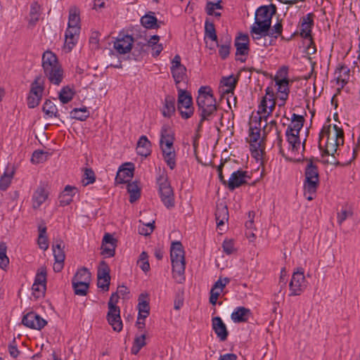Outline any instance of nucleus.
I'll return each instance as SVG.
<instances>
[{"label":"nucleus","mask_w":360,"mask_h":360,"mask_svg":"<svg viewBox=\"0 0 360 360\" xmlns=\"http://www.w3.org/2000/svg\"><path fill=\"white\" fill-rule=\"evenodd\" d=\"M132 176V170L124 168L118 171L115 180L117 183L122 184L129 181Z\"/></svg>","instance_id":"obj_48"},{"label":"nucleus","mask_w":360,"mask_h":360,"mask_svg":"<svg viewBox=\"0 0 360 360\" xmlns=\"http://www.w3.org/2000/svg\"><path fill=\"white\" fill-rule=\"evenodd\" d=\"M314 27V14L307 13L302 17L297 25V32L295 34H299L305 40H309L312 43L311 31Z\"/></svg>","instance_id":"obj_11"},{"label":"nucleus","mask_w":360,"mask_h":360,"mask_svg":"<svg viewBox=\"0 0 360 360\" xmlns=\"http://www.w3.org/2000/svg\"><path fill=\"white\" fill-rule=\"evenodd\" d=\"M335 75L337 84L342 88L349 79V70L346 66H341L335 70Z\"/></svg>","instance_id":"obj_30"},{"label":"nucleus","mask_w":360,"mask_h":360,"mask_svg":"<svg viewBox=\"0 0 360 360\" xmlns=\"http://www.w3.org/2000/svg\"><path fill=\"white\" fill-rule=\"evenodd\" d=\"M221 10H223V6L221 5V1L217 2L207 1L206 4L205 11L209 15L219 18L221 15L219 11Z\"/></svg>","instance_id":"obj_35"},{"label":"nucleus","mask_w":360,"mask_h":360,"mask_svg":"<svg viewBox=\"0 0 360 360\" xmlns=\"http://www.w3.org/2000/svg\"><path fill=\"white\" fill-rule=\"evenodd\" d=\"M171 72L177 89L181 88V83L186 77V68L184 67L171 68Z\"/></svg>","instance_id":"obj_36"},{"label":"nucleus","mask_w":360,"mask_h":360,"mask_svg":"<svg viewBox=\"0 0 360 360\" xmlns=\"http://www.w3.org/2000/svg\"><path fill=\"white\" fill-rule=\"evenodd\" d=\"M79 14V10L76 6H72L69 9L68 29L81 30Z\"/></svg>","instance_id":"obj_23"},{"label":"nucleus","mask_w":360,"mask_h":360,"mask_svg":"<svg viewBox=\"0 0 360 360\" xmlns=\"http://www.w3.org/2000/svg\"><path fill=\"white\" fill-rule=\"evenodd\" d=\"M46 288V285H39L34 283L32 287V294L37 298L42 297L45 294Z\"/></svg>","instance_id":"obj_64"},{"label":"nucleus","mask_w":360,"mask_h":360,"mask_svg":"<svg viewBox=\"0 0 360 360\" xmlns=\"http://www.w3.org/2000/svg\"><path fill=\"white\" fill-rule=\"evenodd\" d=\"M91 281V273L86 268H82L79 269L75 276L73 277L72 281L75 282H82L84 283H89Z\"/></svg>","instance_id":"obj_40"},{"label":"nucleus","mask_w":360,"mask_h":360,"mask_svg":"<svg viewBox=\"0 0 360 360\" xmlns=\"http://www.w3.org/2000/svg\"><path fill=\"white\" fill-rule=\"evenodd\" d=\"M250 309L244 307H238L232 312L231 318L234 323L247 322L251 316Z\"/></svg>","instance_id":"obj_22"},{"label":"nucleus","mask_w":360,"mask_h":360,"mask_svg":"<svg viewBox=\"0 0 360 360\" xmlns=\"http://www.w3.org/2000/svg\"><path fill=\"white\" fill-rule=\"evenodd\" d=\"M116 242L110 233H105L102 240L101 254L107 257H113L115 252Z\"/></svg>","instance_id":"obj_17"},{"label":"nucleus","mask_w":360,"mask_h":360,"mask_svg":"<svg viewBox=\"0 0 360 360\" xmlns=\"http://www.w3.org/2000/svg\"><path fill=\"white\" fill-rule=\"evenodd\" d=\"M252 37L253 40L257 43V45L262 46H267L273 43V39H271L269 41H267L266 37H269L268 32H262L259 34H256L255 33H251Z\"/></svg>","instance_id":"obj_43"},{"label":"nucleus","mask_w":360,"mask_h":360,"mask_svg":"<svg viewBox=\"0 0 360 360\" xmlns=\"http://www.w3.org/2000/svg\"><path fill=\"white\" fill-rule=\"evenodd\" d=\"M7 245L4 242L0 243V268L5 270L9 264V259L6 255Z\"/></svg>","instance_id":"obj_47"},{"label":"nucleus","mask_w":360,"mask_h":360,"mask_svg":"<svg viewBox=\"0 0 360 360\" xmlns=\"http://www.w3.org/2000/svg\"><path fill=\"white\" fill-rule=\"evenodd\" d=\"M141 25L147 29H156L159 27L158 20L153 13L146 14L141 18Z\"/></svg>","instance_id":"obj_38"},{"label":"nucleus","mask_w":360,"mask_h":360,"mask_svg":"<svg viewBox=\"0 0 360 360\" xmlns=\"http://www.w3.org/2000/svg\"><path fill=\"white\" fill-rule=\"evenodd\" d=\"M217 45L219 46V55L222 59H226L230 53L231 41H228L224 44Z\"/></svg>","instance_id":"obj_63"},{"label":"nucleus","mask_w":360,"mask_h":360,"mask_svg":"<svg viewBox=\"0 0 360 360\" xmlns=\"http://www.w3.org/2000/svg\"><path fill=\"white\" fill-rule=\"evenodd\" d=\"M64 243L60 239H57L53 244V252L56 262H64L65 253L63 251Z\"/></svg>","instance_id":"obj_33"},{"label":"nucleus","mask_w":360,"mask_h":360,"mask_svg":"<svg viewBox=\"0 0 360 360\" xmlns=\"http://www.w3.org/2000/svg\"><path fill=\"white\" fill-rule=\"evenodd\" d=\"M304 118L302 115L295 113L292 115L291 123L288 125L286 132L300 134V131L303 127Z\"/></svg>","instance_id":"obj_27"},{"label":"nucleus","mask_w":360,"mask_h":360,"mask_svg":"<svg viewBox=\"0 0 360 360\" xmlns=\"http://www.w3.org/2000/svg\"><path fill=\"white\" fill-rule=\"evenodd\" d=\"M40 6L38 3L34 2L31 4L30 12L29 23L34 25L39 20L41 12Z\"/></svg>","instance_id":"obj_41"},{"label":"nucleus","mask_w":360,"mask_h":360,"mask_svg":"<svg viewBox=\"0 0 360 360\" xmlns=\"http://www.w3.org/2000/svg\"><path fill=\"white\" fill-rule=\"evenodd\" d=\"M276 84L278 86V88H277L278 97L281 101H282V105H284L285 103V101L288 98V94H289L288 79L287 78H283V79H276Z\"/></svg>","instance_id":"obj_25"},{"label":"nucleus","mask_w":360,"mask_h":360,"mask_svg":"<svg viewBox=\"0 0 360 360\" xmlns=\"http://www.w3.org/2000/svg\"><path fill=\"white\" fill-rule=\"evenodd\" d=\"M22 323L26 327L34 330H41L47 324V321L45 319L32 311L27 313L23 316Z\"/></svg>","instance_id":"obj_14"},{"label":"nucleus","mask_w":360,"mask_h":360,"mask_svg":"<svg viewBox=\"0 0 360 360\" xmlns=\"http://www.w3.org/2000/svg\"><path fill=\"white\" fill-rule=\"evenodd\" d=\"M159 187V193L163 204L167 207H172L174 205L173 190L168 181L167 176L162 173L157 179Z\"/></svg>","instance_id":"obj_8"},{"label":"nucleus","mask_w":360,"mask_h":360,"mask_svg":"<svg viewBox=\"0 0 360 360\" xmlns=\"http://www.w3.org/2000/svg\"><path fill=\"white\" fill-rule=\"evenodd\" d=\"M136 152L138 155L143 157H147L150 154L151 143L146 136L143 135L139 138L137 142Z\"/></svg>","instance_id":"obj_28"},{"label":"nucleus","mask_w":360,"mask_h":360,"mask_svg":"<svg viewBox=\"0 0 360 360\" xmlns=\"http://www.w3.org/2000/svg\"><path fill=\"white\" fill-rule=\"evenodd\" d=\"M107 320L113 330L120 332L122 330L123 325L120 317V307H112L111 309H108Z\"/></svg>","instance_id":"obj_16"},{"label":"nucleus","mask_w":360,"mask_h":360,"mask_svg":"<svg viewBox=\"0 0 360 360\" xmlns=\"http://www.w3.org/2000/svg\"><path fill=\"white\" fill-rule=\"evenodd\" d=\"M42 110L46 118L59 117L56 105L50 100H46L44 102Z\"/></svg>","instance_id":"obj_34"},{"label":"nucleus","mask_w":360,"mask_h":360,"mask_svg":"<svg viewBox=\"0 0 360 360\" xmlns=\"http://www.w3.org/2000/svg\"><path fill=\"white\" fill-rule=\"evenodd\" d=\"M260 128L250 127V143L252 154L259 156L262 153V148L260 141Z\"/></svg>","instance_id":"obj_15"},{"label":"nucleus","mask_w":360,"mask_h":360,"mask_svg":"<svg viewBox=\"0 0 360 360\" xmlns=\"http://www.w3.org/2000/svg\"><path fill=\"white\" fill-rule=\"evenodd\" d=\"M80 33V30H72V29H66L65 33V44H64V49L70 52L73 47L75 46L79 35Z\"/></svg>","instance_id":"obj_21"},{"label":"nucleus","mask_w":360,"mask_h":360,"mask_svg":"<svg viewBox=\"0 0 360 360\" xmlns=\"http://www.w3.org/2000/svg\"><path fill=\"white\" fill-rule=\"evenodd\" d=\"M304 195L308 200H312L319 184L318 167L312 160H308L304 171Z\"/></svg>","instance_id":"obj_6"},{"label":"nucleus","mask_w":360,"mask_h":360,"mask_svg":"<svg viewBox=\"0 0 360 360\" xmlns=\"http://www.w3.org/2000/svg\"><path fill=\"white\" fill-rule=\"evenodd\" d=\"M42 68L45 76L51 84L58 86L62 82L63 70L53 52L47 51L44 53Z\"/></svg>","instance_id":"obj_5"},{"label":"nucleus","mask_w":360,"mask_h":360,"mask_svg":"<svg viewBox=\"0 0 360 360\" xmlns=\"http://www.w3.org/2000/svg\"><path fill=\"white\" fill-rule=\"evenodd\" d=\"M154 224H155L154 221H153L151 222H148L147 224H143L142 226H140L139 227V233L141 235L149 236L154 230V228H155Z\"/></svg>","instance_id":"obj_62"},{"label":"nucleus","mask_w":360,"mask_h":360,"mask_svg":"<svg viewBox=\"0 0 360 360\" xmlns=\"http://www.w3.org/2000/svg\"><path fill=\"white\" fill-rule=\"evenodd\" d=\"M139 309V319H144L149 315L150 307L148 302L146 300H141L139 298V302L138 304Z\"/></svg>","instance_id":"obj_50"},{"label":"nucleus","mask_w":360,"mask_h":360,"mask_svg":"<svg viewBox=\"0 0 360 360\" xmlns=\"http://www.w3.org/2000/svg\"><path fill=\"white\" fill-rule=\"evenodd\" d=\"M127 191L130 194L129 201L134 202L140 197V191L138 186L134 183H130L127 185Z\"/></svg>","instance_id":"obj_54"},{"label":"nucleus","mask_w":360,"mask_h":360,"mask_svg":"<svg viewBox=\"0 0 360 360\" xmlns=\"http://www.w3.org/2000/svg\"><path fill=\"white\" fill-rule=\"evenodd\" d=\"M72 288L74 289L75 293L79 296H84L87 293V290L89 289V283H84L82 282H75L72 281Z\"/></svg>","instance_id":"obj_51"},{"label":"nucleus","mask_w":360,"mask_h":360,"mask_svg":"<svg viewBox=\"0 0 360 360\" xmlns=\"http://www.w3.org/2000/svg\"><path fill=\"white\" fill-rule=\"evenodd\" d=\"M175 111V99L173 96H167L165 98V104L162 109V115L169 117Z\"/></svg>","instance_id":"obj_37"},{"label":"nucleus","mask_w":360,"mask_h":360,"mask_svg":"<svg viewBox=\"0 0 360 360\" xmlns=\"http://www.w3.org/2000/svg\"><path fill=\"white\" fill-rule=\"evenodd\" d=\"M49 193L44 185H40L34 191L32 198V207L36 210L41 207V205L47 200Z\"/></svg>","instance_id":"obj_20"},{"label":"nucleus","mask_w":360,"mask_h":360,"mask_svg":"<svg viewBox=\"0 0 360 360\" xmlns=\"http://www.w3.org/2000/svg\"><path fill=\"white\" fill-rule=\"evenodd\" d=\"M170 258L173 278L177 283H182L185 281L186 262L185 252L180 242H172L170 248Z\"/></svg>","instance_id":"obj_4"},{"label":"nucleus","mask_w":360,"mask_h":360,"mask_svg":"<svg viewBox=\"0 0 360 360\" xmlns=\"http://www.w3.org/2000/svg\"><path fill=\"white\" fill-rule=\"evenodd\" d=\"M97 278L110 279V269L105 262H101L99 264L97 271Z\"/></svg>","instance_id":"obj_55"},{"label":"nucleus","mask_w":360,"mask_h":360,"mask_svg":"<svg viewBox=\"0 0 360 360\" xmlns=\"http://www.w3.org/2000/svg\"><path fill=\"white\" fill-rule=\"evenodd\" d=\"M212 329L220 341L224 342L227 339L229 332L222 319L216 316L212 319Z\"/></svg>","instance_id":"obj_19"},{"label":"nucleus","mask_w":360,"mask_h":360,"mask_svg":"<svg viewBox=\"0 0 360 360\" xmlns=\"http://www.w3.org/2000/svg\"><path fill=\"white\" fill-rule=\"evenodd\" d=\"M77 191L78 190L76 187L69 185L66 186L59 196L60 205L66 206L70 204Z\"/></svg>","instance_id":"obj_26"},{"label":"nucleus","mask_w":360,"mask_h":360,"mask_svg":"<svg viewBox=\"0 0 360 360\" xmlns=\"http://www.w3.org/2000/svg\"><path fill=\"white\" fill-rule=\"evenodd\" d=\"M249 37L248 34H240L235 40L236 55L247 56L249 52Z\"/></svg>","instance_id":"obj_24"},{"label":"nucleus","mask_w":360,"mask_h":360,"mask_svg":"<svg viewBox=\"0 0 360 360\" xmlns=\"http://www.w3.org/2000/svg\"><path fill=\"white\" fill-rule=\"evenodd\" d=\"M134 41L131 36L120 34L114 41L113 47L118 53L125 54L131 51Z\"/></svg>","instance_id":"obj_13"},{"label":"nucleus","mask_w":360,"mask_h":360,"mask_svg":"<svg viewBox=\"0 0 360 360\" xmlns=\"http://www.w3.org/2000/svg\"><path fill=\"white\" fill-rule=\"evenodd\" d=\"M73 90L69 86L63 87L59 93V99L63 103H69L74 96Z\"/></svg>","instance_id":"obj_49"},{"label":"nucleus","mask_w":360,"mask_h":360,"mask_svg":"<svg viewBox=\"0 0 360 360\" xmlns=\"http://www.w3.org/2000/svg\"><path fill=\"white\" fill-rule=\"evenodd\" d=\"M282 30V24L281 22H277L272 28H269L268 31L269 37L273 38V40L275 41L278 37L281 34Z\"/></svg>","instance_id":"obj_60"},{"label":"nucleus","mask_w":360,"mask_h":360,"mask_svg":"<svg viewBox=\"0 0 360 360\" xmlns=\"http://www.w3.org/2000/svg\"><path fill=\"white\" fill-rule=\"evenodd\" d=\"M236 83L237 79L233 75L223 78L220 86L221 91L226 94L233 93Z\"/></svg>","instance_id":"obj_32"},{"label":"nucleus","mask_w":360,"mask_h":360,"mask_svg":"<svg viewBox=\"0 0 360 360\" xmlns=\"http://www.w3.org/2000/svg\"><path fill=\"white\" fill-rule=\"evenodd\" d=\"M223 251L226 255H232L236 252L234 241L231 239H226L222 244Z\"/></svg>","instance_id":"obj_59"},{"label":"nucleus","mask_w":360,"mask_h":360,"mask_svg":"<svg viewBox=\"0 0 360 360\" xmlns=\"http://www.w3.org/2000/svg\"><path fill=\"white\" fill-rule=\"evenodd\" d=\"M307 281L302 268H298L294 271L289 284L290 295L297 296L301 295L307 287Z\"/></svg>","instance_id":"obj_10"},{"label":"nucleus","mask_w":360,"mask_h":360,"mask_svg":"<svg viewBox=\"0 0 360 360\" xmlns=\"http://www.w3.org/2000/svg\"><path fill=\"white\" fill-rule=\"evenodd\" d=\"M215 219L218 227L224 225L229 219V211L226 205L223 203L217 205L215 212Z\"/></svg>","instance_id":"obj_29"},{"label":"nucleus","mask_w":360,"mask_h":360,"mask_svg":"<svg viewBox=\"0 0 360 360\" xmlns=\"http://www.w3.org/2000/svg\"><path fill=\"white\" fill-rule=\"evenodd\" d=\"M146 345V335H141L136 337L134 340V345L131 349L133 354H137L141 349Z\"/></svg>","instance_id":"obj_53"},{"label":"nucleus","mask_w":360,"mask_h":360,"mask_svg":"<svg viewBox=\"0 0 360 360\" xmlns=\"http://www.w3.org/2000/svg\"><path fill=\"white\" fill-rule=\"evenodd\" d=\"M48 153L43 150H35L32 155L31 161L32 163L39 164L46 160Z\"/></svg>","instance_id":"obj_57"},{"label":"nucleus","mask_w":360,"mask_h":360,"mask_svg":"<svg viewBox=\"0 0 360 360\" xmlns=\"http://www.w3.org/2000/svg\"><path fill=\"white\" fill-rule=\"evenodd\" d=\"M95 180L96 176L94 172L91 169H85L82 180L83 186H87L91 184H93L95 181Z\"/></svg>","instance_id":"obj_56"},{"label":"nucleus","mask_w":360,"mask_h":360,"mask_svg":"<svg viewBox=\"0 0 360 360\" xmlns=\"http://www.w3.org/2000/svg\"><path fill=\"white\" fill-rule=\"evenodd\" d=\"M43 83V80L40 77H36L31 84L30 94L41 98L44 92Z\"/></svg>","instance_id":"obj_39"},{"label":"nucleus","mask_w":360,"mask_h":360,"mask_svg":"<svg viewBox=\"0 0 360 360\" xmlns=\"http://www.w3.org/2000/svg\"><path fill=\"white\" fill-rule=\"evenodd\" d=\"M178 110L184 119L191 117L194 112L191 96L181 88L178 89Z\"/></svg>","instance_id":"obj_9"},{"label":"nucleus","mask_w":360,"mask_h":360,"mask_svg":"<svg viewBox=\"0 0 360 360\" xmlns=\"http://www.w3.org/2000/svg\"><path fill=\"white\" fill-rule=\"evenodd\" d=\"M196 99L198 112L200 117L198 129L200 130L205 121L211 120L217 112V105L211 88L202 86L198 90Z\"/></svg>","instance_id":"obj_1"},{"label":"nucleus","mask_w":360,"mask_h":360,"mask_svg":"<svg viewBox=\"0 0 360 360\" xmlns=\"http://www.w3.org/2000/svg\"><path fill=\"white\" fill-rule=\"evenodd\" d=\"M13 172H12L10 174L5 173L3 176H1L0 179V189L5 191L8 188L11 183V180L13 179Z\"/></svg>","instance_id":"obj_61"},{"label":"nucleus","mask_w":360,"mask_h":360,"mask_svg":"<svg viewBox=\"0 0 360 360\" xmlns=\"http://www.w3.org/2000/svg\"><path fill=\"white\" fill-rule=\"evenodd\" d=\"M300 134H294V133H288L285 131V136L287 138V141L289 145V150L292 153H297L299 151L300 148Z\"/></svg>","instance_id":"obj_31"},{"label":"nucleus","mask_w":360,"mask_h":360,"mask_svg":"<svg viewBox=\"0 0 360 360\" xmlns=\"http://www.w3.org/2000/svg\"><path fill=\"white\" fill-rule=\"evenodd\" d=\"M353 212L352 207L345 204L342 205L340 211L338 212L337 221L339 224H342L348 217L352 216Z\"/></svg>","instance_id":"obj_46"},{"label":"nucleus","mask_w":360,"mask_h":360,"mask_svg":"<svg viewBox=\"0 0 360 360\" xmlns=\"http://www.w3.org/2000/svg\"><path fill=\"white\" fill-rule=\"evenodd\" d=\"M174 132L167 124H164L160 129V147L162 157L167 165L174 169L176 167V152L174 147Z\"/></svg>","instance_id":"obj_3"},{"label":"nucleus","mask_w":360,"mask_h":360,"mask_svg":"<svg viewBox=\"0 0 360 360\" xmlns=\"http://www.w3.org/2000/svg\"><path fill=\"white\" fill-rule=\"evenodd\" d=\"M276 106V102L271 96L269 97L264 96L260 104L258 107V114L259 115V127L261 126L262 120H264L265 122L268 120V117L271 115Z\"/></svg>","instance_id":"obj_12"},{"label":"nucleus","mask_w":360,"mask_h":360,"mask_svg":"<svg viewBox=\"0 0 360 360\" xmlns=\"http://www.w3.org/2000/svg\"><path fill=\"white\" fill-rule=\"evenodd\" d=\"M344 143L343 130L334 124L323 129L319 135V147L323 155H333L338 147Z\"/></svg>","instance_id":"obj_2"},{"label":"nucleus","mask_w":360,"mask_h":360,"mask_svg":"<svg viewBox=\"0 0 360 360\" xmlns=\"http://www.w3.org/2000/svg\"><path fill=\"white\" fill-rule=\"evenodd\" d=\"M247 177V172L242 170L233 172L229 179L227 181V186L229 189L233 191L236 188H238L241 185L245 184Z\"/></svg>","instance_id":"obj_18"},{"label":"nucleus","mask_w":360,"mask_h":360,"mask_svg":"<svg viewBox=\"0 0 360 360\" xmlns=\"http://www.w3.org/2000/svg\"><path fill=\"white\" fill-rule=\"evenodd\" d=\"M230 282V279L229 278H224L223 279L219 278L217 281H216L211 288L210 294L217 295L218 297L220 295L221 292L223 291L225 286Z\"/></svg>","instance_id":"obj_45"},{"label":"nucleus","mask_w":360,"mask_h":360,"mask_svg":"<svg viewBox=\"0 0 360 360\" xmlns=\"http://www.w3.org/2000/svg\"><path fill=\"white\" fill-rule=\"evenodd\" d=\"M34 283L39 285H46V271L45 268L41 267L38 270Z\"/></svg>","instance_id":"obj_58"},{"label":"nucleus","mask_w":360,"mask_h":360,"mask_svg":"<svg viewBox=\"0 0 360 360\" xmlns=\"http://www.w3.org/2000/svg\"><path fill=\"white\" fill-rule=\"evenodd\" d=\"M137 264L145 273L148 272L150 270L148 255L145 251L142 252L140 254L139 258L137 261Z\"/></svg>","instance_id":"obj_52"},{"label":"nucleus","mask_w":360,"mask_h":360,"mask_svg":"<svg viewBox=\"0 0 360 360\" xmlns=\"http://www.w3.org/2000/svg\"><path fill=\"white\" fill-rule=\"evenodd\" d=\"M273 13H270L267 6H261L255 12V22L251 26L250 33L259 34L268 32L271 27Z\"/></svg>","instance_id":"obj_7"},{"label":"nucleus","mask_w":360,"mask_h":360,"mask_svg":"<svg viewBox=\"0 0 360 360\" xmlns=\"http://www.w3.org/2000/svg\"><path fill=\"white\" fill-rule=\"evenodd\" d=\"M89 111L86 107L74 108L70 112V116L72 119H75L80 121L86 120L89 117Z\"/></svg>","instance_id":"obj_44"},{"label":"nucleus","mask_w":360,"mask_h":360,"mask_svg":"<svg viewBox=\"0 0 360 360\" xmlns=\"http://www.w3.org/2000/svg\"><path fill=\"white\" fill-rule=\"evenodd\" d=\"M205 37L208 38L217 44V36L213 22L206 20L205 22Z\"/></svg>","instance_id":"obj_42"}]
</instances>
